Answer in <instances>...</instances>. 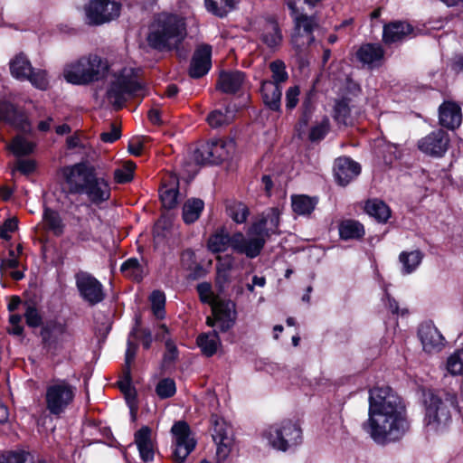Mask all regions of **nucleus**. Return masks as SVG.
<instances>
[{
	"instance_id": "63",
	"label": "nucleus",
	"mask_w": 463,
	"mask_h": 463,
	"mask_svg": "<svg viewBox=\"0 0 463 463\" xmlns=\"http://www.w3.org/2000/svg\"><path fill=\"white\" fill-rule=\"evenodd\" d=\"M123 374L124 377L118 382V386L123 392L127 393L131 390V372L128 374L123 373Z\"/></svg>"
},
{
	"instance_id": "10",
	"label": "nucleus",
	"mask_w": 463,
	"mask_h": 463,
	"mask_svg": "<svg viewBox=\"0 0 463 463\" xmlns=\"http://www.w3.org/2000/svg\"><path fill=\"white\" fill-rule=\"evenodd\" d=\"M41 336L44 348L54 354L71 348L74 344L73 334L61 322L47 323L42 327Z\"/></svg>"
},
{
	"instance_id": "40",
	"label": "nucleus",
	"mask_w": 463,
	"mask_h": 463,
	"mask_svg": "<svg viewBox=\"0 0 463 463\" xmlns=\"http://www.w3.org/2000/svg\"><path fill=\"white\" fill-rule=\"evenodd\" d=\"M240 0H204L206 9L216 16L223 17Z\"/></svg>"
},
{
	"instance_id": "18",
	"label": "nucleus",
	"mask_w": 463,
	"mask_h": 463,
	"mask_svg": "<svg viewBox=\"0 0 463 463\" xmlns=\"http://www.w3.org/2000/svg\"><path fill=\"white\" fill-rule=\"evenodd\" d=\"M212 47L208 44L199 46L191 60L189 74L192 78H201L211 68Z\"/></svg>"
},
{
	"instance_id": "53",
	"label": "nucleus",
	"mask_w": 463,
	"mask_h": 463,
	"mask_svg": "<svg viewBox=\"0 0 463 463\" xmlns=\"http://www.w3.org/2000/svg\"><path fill=\"white\" fill-rule=\"evenodd\" d=\"M267 220L266 221V230L269 232V236L266 240L270 236L271 233H276L277 229L279 224V212L276 208H272L270 213L266 216L260 218L259 221Z\"/></svg>"
},
{
	"instance_id": "49",
	"label": "nucleus",
	"mask_w": 463,
	"mask_h": 463,
	"mask_svg": "<svg viewBox=\"0 0 463 463\" xmlns=\"http://www.w3.org/2000/svg\"><path fill=\"white\" fill-rule=\"evenodd\" d=\"M447 369L452 375L463 374V349L456 351L448 358Z\"/></svg>"
},
{
	"instance_id": "9",
	"label": "nucleus",
	"mask_w": 463,
	"mask_h": 463,
	"mask_svg": "<svg viewBox=\"0 0 463 463\" xmlns=\"http://www.w3.org/2000/svg\"><path fill=\"white\" fill-rule=\"evenodd\" d=\"M264 436L273 449L280 451H287L302 442L301 428L289 420L269 426Z\"/></svg>"
},
{
	"instance_id": "36",
	"label": "nucleus",
	"mask_w": 463,
	"mask_h": 463,
	"mask_svg": "<svg viewBox=\"0 0 463 463\" xmlns=\"http://www.w3.org/2000/svg\"><path fill=\"white\" fill-rule=\"evenodd\" d=\"M291 202L294 213L299 215H307L314 211L317 203V198L304 194L293 195Z\"/></svg>"
},
{
	"instance_id": "59",
	"label": "nucleus",
	"mask_w": 463,
	"mask_h": 463,
	"mask_svg": "<svg viewBox=\"0 0 463 463\" xmlns=\"http://www.w3.org/2000/svg\"><path fill=\"white\" fill-rule=\"evenodd\" d=\"M136 353H137V345L132 344L130 341H128V348H127L126 355H125V365H124V369H123V373L125 374H128L129 372H131L130 367H131L132 362L134 361V359L136 357Z\"/></svg>"
},
{
	"instance_id": "47",
	"label": "nucleus",
	"mask_w": 463,
	"mask_h": 463,
	"mask_svg": "<svg viewBox=\"0 0 463 463\" xmlns=\"http://www.w3.org/2000/svg\"><path fill=\"white\" fill-rule=\"evenodd\" d=\"M136 168L135 163L128 161L121 168L114 171V180L118 184H126L133 179L134 170Z\"/></svg>"
},
{
	"instance_id": "11",
	"label": "nucleus",
	"mask_w": 463,
	"mask_h": 463,
	"mask_svg": "<svg viewBox=\"0 0 463 463\" xmlns=\"http://www.w3.org/2000/svg\"><path fill=\"white\" fill-rule=\"evenodd\" d=\"M76 388L64 380L53 381L46 388L45 403L49 412L60 415L73 402Z\"/></svg>"
},
{
	"instance_id": "35",
	"label": "nucleus",
	"mask_w": 463,
	"mask_h": 463,
	"mask_svg": "<svg viewBox=\"0 0 463 463\" xmlns=\"http://www.w3.org/2000/svg\"><path fill=\"white\" fill-rule=\"evenodd\" d=\"M204 207L201 199H188L183 206V220L185 223H193L200 217Z\"/></svg>"
},
{
	"instance_id": "62",
	"label": "nucleus",
	"mask_w": 463,
	"mask_h": 463,
	"mask_svg": "<svg viewBox=\"0 0 463 463\" xmlns=\"http://www.w3.org/2000/svg\"><path fill=\"white\" fill-rule=\"evenodd\" d=\"M19 265L18 255L15 254L14 250H9V258L1 260V269H15Z\"/></svg>"
},
{
	"instance_id": "20",
	"label": "nucleus",
	"mask_w": 463,
	"mask_h": 463,
	"mask_svg": "<svg viewBox=\"0 0 463 463\" xmlns=\"http://www.w3.org/2000/svg\"><path fill=\"white\" fill-rule=\"evenodd\" d=\"M423 348L428 353L439 351L445 343V339L436 326L431 324L421 325L419 329Z\"/></svg>"
},
{
	"instance_id": "14",
	"label": "nucleus",
	"mask_w": 463,
	"mask_h": 463,
	"mask_svg": "<svg viewBox=\"0 0 463 463\" xmlns=\"http://www.w3.org/2000/svg\"><path fill=\"white\" fill-rule=\"evenodd\" d=\"M233 148L232 142L215 140L198 147L194 153V158L198 164L218 165L227 159L230 150Z\"/></svg>"
},
{
	"instance_id": "17",
	"label": "nucleus",
	"mask_w": 463,
	"mask_h": 463,
	"mask_svg": "<svg viewBox=\"0 0 463 463\" xmlns=\"http://www.w3.org/2000/svg\"><path fill=\"white\" fill-rule=\"evenodd\" d=\"M361 173V166L358 163L347 156H341L335 160L334 175L338 184L347 185Z\"/></svg>"
},
{
	"instance_id": "15",
	"label": "nucleus",
	"mask_w": 463,
	"mask_h": 463,
	"mask_svg": "<svg viewBox=\"0 0 463 463\" xmlns=\"http://www.w3.org/2000/svg\"><path fill=\"white\" fill-rule=\"evenodd\" d=\"M75 280L80 296L90 306H95L105 298L102 284L91 274L80 271L76 273Z\"/></svg>"
},
{
	"instance_id": "50",
	"label": "nucleus",
	"mask_w": 463,
	"mask_h": 463,
	"mask_svg": "<svg viewBox=\"0 0 463 463\" xmlns=\"http://www.w3.org/2000/svg\"><path fill=\"white\" fill-rule=\"evenodd\" d=\"M196 290L198 292L200 300L203 303H206L213 307V304H216L220 301L212 291V286L210 283L202 282L199 283L196 287Z\"/></svg>"
},
{
	"instance_id": "12",
	"label": "nucleus",
	"mask_w": 463,
	"mask_h": 463,
	"mask_svg": "<svg viewBox=\"0 0 463 463\" xmlns=\"http://www.w3.org/2000/svg\"><path fill=\"white\" fill-rule=\"evenodd\" d=\"M121 5L114 0H89L85 6L87 23L100 25L119 16Z\"/></svg>"
},
{
	"instance_id": "52",
	"label": "nucleus",
	"mask_w": 463,
	"mask_h": 463,
	"mask_svg": "<svg viewBox=\"0 0 463 463\" xmlns=\"http://www.w3.org/2000/svg\"><path fill=\"white\" fill-rule=\"evenodd\" d=\"M330 129V122L327 118H324L321 122L315 125L309 132V139L312 142L323 139Z\"/></svg>"
},
{
	"instance_id": "60",
	"label": "nucleus",
	"mask_w": 463,
	"mask_h": 463,
	"mask_svg": "<svg viewBox=\"0 0 463 463\" xmlns=\"http://www.w3.org/2000/svg\"><path fill=\"white\" fill-rule=\"evenodd\" d=\"M17 229V220L8 219L6 220L0 229V237L5 240H8L10 238V233L14 232Z\"/></svg>"
},
{
	"instance_id": "24",
	"label": "nucleus",
	"mask_w": 463,
	"mask_h": 463,
	"mask_svg": "<svg viewBox=\"0 0 463 463\" xmlns=\"http://www.w3.org/2000/svg\"><path fill=\"white\" fill-rule=\"evenodd\" d=\"M260 40L270 50H277L282 43L283 35L275 20H266L260 26Z\"/></svg>"
},
{
	"instance_id": "39",
	"label": "nucleus",
	"mask_w": 463,
	"mask_h": 463,
	"mask_svg": "<svg viewBox=\"0 0 463 463\" xmlns=\"http://www.w3.org/2000/svg\"><path fill=\"white\" fill-rule=\"evenodd\" d=\"M234 118V111L229 107H226L224 110L215 109L212 111L207 117L208 124L213 128H221L229 125Z\"/></svg>"
},
{
	"instance_id": "58",
	"label": "nucleus",
	"mask_w": 463,
	"mask_h": 463,
	"mask_svg": "<svg viewBox=\"0 0 463 463\" xmlns=\"http://www.w3.org/2000/svg\"><path fill=\"white\" fill-rule=\"evenodd\" d=\"M110 128V131L102 132L100 134V139L104 143H113L116 140H118L121 136V130L118 125L111 123Z\"/></svg>"
},
{
	"instance_id": "25",
	"label": "nucleus",
	"mask_w": 463,
	"mask_h": 463,
	"mask_svg": "<svg viewBox=\"0 0 463 463\" xmlns=\"http://www.w3.org/2000/svg\"><path fill=\"white\" fill-rule=\"evenodd\" d=\"M384 50L379 43H366L362 45L356 52V57L364 65L370 68L378 67L383 60Z\"/></svg>"
},
{
	"instance_id": "51",
	"label": "nucleus",
	"mask_w": 463,
	"mask_h": 463,
	"mask_svg": "<svg viewBox=\"0 0 463 463\" xmlns=\"http://www.w3.org/2000/svg\"><path fill=\"white\" fill-rule=\"evenodd\" d=\"M25 80H29L35 88L45 90L49 86L46 71L43 70H34L33 72L28 74V78Z\"/></svg>"
},
{
	"instance_id": "16",
	"label": "nucleus",
	"mask_w": 463,
	"mask_h": 463,
	"mask_svg": "<svg viewBox=\"0 0 463 463\" xmlns=\"http://www.w3.org/2000/svg\"><path fill=\"white\" fill-rule=\"evenodd\" d=\"M449 136L443 129H436L420 138L417 146L423 154L432 157H441L449 146Z\"/></svg>"
},
{
	"instance_id": "5",
	"label": "nucleus",
	"mask_w": 463,
	"mask_h": 463,
	"mask_svg": "<svg viewBox=\"0 0 463 463\" xmlns=\"http://www.w3.org/2000/svg\"><path fill=\"white\" fill-rule=\"evenodd\" d=\"M424 397L426 427L430 431H444L452 422L450 409L456 406L457 396L446 391H430Z\"/></svg>"
},
{
	"instance_id": "23",
	"label": "nucleus",
	"mask_w": 463,
	"mask_h": 463,
	"mask_svg": "<svg viewBox=\"0 0 463 463\" xmlns=\"http://www.w3.org/2000/svg\"><path fill=\"white\" fill-rule=\"evenodd\" d=\"M413 33V27L402 21L391 22L383 26V41L386 44L402 42Z\"/></svg>"
},
{
	"instance_id": "34",
	"label": "nucleus",
	"mask_w": 463,
	"mask_h": 463,
	"mask_svg": "<svg viewBox=\"0 0 463 463\" xmlns=\"http://www.w3.org/2000/svg\"><path fill=\"white\" fill-rule=\"evenodd\" d=\"M234 265V258L233 256L227 254L224 256L217 257L216 263V283L222 287L223 284L227 283L230 279V271L233 268Z\"/></svg>"
},
{
	"instance_id": "26",
	"label": "nucleus",
	"mask_w": 463,
	"mask_h": 463,
	"mask_svg": "<svg viewBox=\"0 0 463 463\" xmlns=\"http://www.w3.org/2000/svg\"><path fill=\"white\" fill-rule=\"evenodd\" d=\"M245 75L239 71H222L220 73L216 89L226 94H234L244 82Z\"/></svg>"
},
{
	"instance_id": "30",
	"label": "nucleus",
	"mask_w": 463,
	"mask_h": 463,
	"mask_svg": "<svg viewBox=\"0 0 463 463\" xmlns=\"http://www.w3.org/2000/svg\"><path fill=\"white\" fill-rule=\"evenodd\" d=\"M339 236L344 241L360 240L364 236V225L356 220H343L338 226Z\"/></svg>"
},
{
	"instance_id": "32",
	"label": "nucleus",
	"mask_w": 463,
	"mask_h": 463,
	"mask_svg": "<svg viewBox=\"0 0 463 463\" xmlns=\"http://www.w3.org/2000/svg\"><path fill=\"white\" fill-rule=\"evenodd\" d=\"M43 222L46 230L52 232L55 236H61L64 232L65 225L58 212L44 208L43 214Z\"/></svg>"
},
{
	"instance_id": "61",
	"label": "nucleus",
	"mask_w": 463,
	"mask_h": 463,
	"mask_svg": "<svg viewBox=\"0 0 463 463\" xmlns=\"http://www.w3.org/2000/svg\"><path fill=\"white\" fill-rule=\"evenodd\" d=\"M15 169L23 175H29L35 169V163L30 159H20L16 163Z\"/></svg>"
},
{
	"instance_id": "41",
	"label": "nucleus",
	"mask_w": 463,
	"mask_h": 463,
	"mask_svg": "<svg viewBox=\"0 0 463 463\" xmlns=\"http://www.w3.org/2000/svg\"><path fill=\"white\" fill-rule=\"evenodd\" d=\"M226 213L234 222L241 224L247 221L250 210L243 203L233 201L226 205Z\"/></svg>"
},
{
	"instance_id": "4",
	"label": "nucleus",
	"mask_w": 463,
	"mask_h": 463,
	"mask_svg": "<svg viewBox=\"0 0 463 463\" xmlns=\"http://www.w3.org/2000/svg\"><path fill=\"white\" fill-rule=\"evenodd\" d=\"M186 36L184 17L162 12L154 16L146 40L151 48L165 52L178 49Z\"/></svg>"
},
{
	"instance_id": "29",
	"label": "nucleus",
	"mask_w": 463,
	"mask_h": 463,
	"mask_svg": "<svg viewBox=\"0 0 463 463\" xmlns=\"http://www.w3.org/2000/svg\"><path fill=\"white\" fill-rule=\"evenodd\" d=\"M261 97L264 104L273 111L280 109L281 88L279 85L270 80H263L261 82Z\"/></svg>"
},
{
	"instance_id": "44",
	"label": "nucleus",
	"mask_w": 463,
	"mask_h": 463,
	"mask_svg": "<svg viewBox=\"0 0 463 463\" xmlns=\"http://www.w3.org/2000/svg\"><path fill=\"white\" fill-rule=\"evenodd\" d=\"M8 148L17 156H26L33 151L34 144L22 136H17L13 139Z\"/></svg>"
},
{
	"instance_id": "28",
	"label": "nucleus",
	"mask_w": 463,
	"mask_h": 463,
	"mask_svg": "<svg viewBox=\"0 0 463 463\" xmlns=\"http://www.w3.org/2000/svg\"><path fill=\"white\" fill-rule=\"evenodd\" d=\"M213 424V439L219 445L218 453L222 449V447H228L231 439L232 430L230 425L221 417L213 415L211 418Z\"/></svg>"
},
{
	"instance_id": "13",
	"label": "nucleus",
	"mask_w": 463,
	"mask_h": 463,
	"mask_svg": "<svg viewBox=\"0 0 463 463\" xmlns=\"http://www.w3.org/2000/svg\"><path fill=\"white\" fill-rule=\"evenodd\" d=\"M171 432L174 438L173 457L175 463H184L188 455L194 449L196 442L191 438L190 427L184 420L175 422L172 426Z\"/></svg>"
},
{
	"instance_id": "31",
	"label": "nucleus",
	"mask_w": 463,
	"mask_h": 463,
	"mask_svg": "<svg viewBox=\"0 0 463 463\" xmlns=\"http://www.w3.org/2000/svg\"><path fill=\"white\" fill-rule=\"evenodd\" d=\"M10 71L13 77L20 80H25L28 74L33 72V66L24 53L17 54L9 63Z\"/></svg>"
},
{
	"instance_id": "38",
	"label": "nucleus",
	"mask_w": 463,
	"mask_h": 463,
	"mask_svg": "<svg viewBox=\"0 0 463 463\" xmlns=\"http://www.w3.org/2000/svg\"><path fill=\"white\" fill-rule=\"evenodd\" d=\"M423 253L419 250L402 251L399 255V260L402 264V272L410 274L413 272L420 264Z\"/></svg>"
},
{
	"instance_id": "1",
	"label": "nucleus",
	"mask_w": 463,
	"mask_h": 463,
	"mask_svg": "<svg viewBox=\"0 0 463 463\" xmlns=\"http://www.w3.org/2000/svg\"><path fill=\"white\" fill-rule=\"evenodd\" d=\"M368 416L363 428L380 445L400 440L410 428L402 399L389 386L370 390Z\"/></svg>"
},
{
	"instance_id": "42",
	"label": "nucleus",
	"mask_w": 463,
	"mask_h": 463,
	"mask_svg": "<svg viewBox=\"0 0 463 463\" xmlns=\"http://www.w3.org/2000/svg\"><path fill=\"white\" fill-rule=\"evenodd\" d=\"M350 99L343 98L335 100L334 106V118L338 124L348 125L351 123Z\"/></svg>"
},
{
	"instance_id": "7",
	"label": "nucleus",
	"mask_w": 463,
	"mask_h": 463,
	"mask_svg": "<svg viewBox=\"0 0 463 463\" xmlns=\"http://www.w3.org/2000/svg\"><path fill=\"white\" fill-rule=\"evenodd\" d=\"M145 96V89L138 80L137 71L125 67L114 75L108 90L107 98L116 110L121 109L131 97Z\"/></svg>"
},
{
	"instance_id": "2",
	"label": "nucleus",
	"mask_w": 463,
	"mask_h": 463,
	"mask_svg": "<svg viewBox=\"0 0 463 463\" xmlns=\"http://www.w3.org/2000/svg\"><path fill=\"white\" fill-rule=\"evenodd\" d=\"M266 221L254 222L247 232L248 238L240 232L231 236L224 227L220 228L208 240L209 250L213 253H221L232 247L234 251L250 259L256 258L260 254L269 236Z\"/></svg>"
},
{
	"instance_id": "43",
	"label": "nucleus",
	"mask_w": 463,
	"mask_h": 463,
	"mask_svg": "<svg viewBox=\"0 0 463 463\" xmlns=\"http://www.w3.org/2000/svg\"><path fill=\"white\" fill-rule=\"evenodd\" d=\"M121 272L133 280L140 281L144 276V270L136 258L127 260L120 268Z\"/></svg>"
},
{
	"instance_id": "48",
	"label": "nucleus",
	"mask_w": 463,
	"mask_h": 463,
	"mask_svg": "<svg viewBox=\"0 0 463 463\" xmlns=\"http://www.w3.org/2000/svg\"><path fill=\"white\" fill-rule=\"evenodd\" d=\"M175 383L171 378H164L156 386V392L160 399H167L175 395Z\"/></svg>"
},
{
	"instance_id": "54",
	"label": "nucleus",
	"mask_w": 463,
	"mask_h": 463,
	"mask_svg": "<svg viewBox=\"0 0 463 463\" xmlns=\"http://www.w3.org/2000/svg\"><path fill=\"white\" fill-rule=\"evenodd\" d=\"M27 456L24 451H5L0 454V463H25Z\"/></svg>"
},
{
	"instance_id": "57",
	"label": "nucleus",
	"mask_w": 463,
	"mask_h": 463,
	"mask_svg": "<svg viewBox=\"0 0 463 463\" xmlns=\"http://www.w3.org/2000/svg\"><path fill=\"white\" fill-rule=\"evenodd\" d=\"M300 90L298 86L289 87L286 91V108L293 109L298 103Z\"/></svg>"
},
{
	"instance_id": "37",
	"label": "nucleus",
	"mask_w": 463,
	"mask_h": 463,
	"mask_svg": "<svg viewBox=\"0 0 463 463\" xmlns=\"http://www.w3.org/2000/svg\"><path fill=\"white\" fill-rule=\"evenodd\" d=\"M220 337L216 331L202 334L197 337V345L206 356L213 355L220 345Z\"/></svg>"
},
{
	"instance_id": "22",
	"label": "nucleus",
	"mask_w": 463,
	"mask_h": 463,
	"mask_svg": "<svg viewBox=\"0 0 463 463\" xmlns=\"http://www.w3.org/2000/svg\"><path fill=\"white\" fill-rule=\"evenodd\" d=\"M462 121L460 107L455 102L444 101L439 108V123L448 128H458Z\"/></svg>"
},
{
	"instance_id": "46",
	"label": "nucleus",
	"mask_w": 463,
	"mask_h": 463,
	"mask_svg": "<svg viewBox=\"0 0 463 463\" xmlns=\"http://www.w3.org/2000/svg\"><path fill=\"white\" fill-rule=\"evenodd\" d=\"M151 307L154 315L158 319H163L165 316V296L161 290H154L150 295Z\"/></svg>"
},
{
	"instance_id": "6",
	"label": "nucleus",
	"mask_w": 463,
	"mask_h": 463,
	"mask_svg": "<svg viewBox=\"0 0 463 463\" xmlns=\"http://www.w3.org/2000/svg\"><path fill=\"white\" fill-rule=\"evenodd\" d=\"M109 68L107 60L97 54H89L67 64L63 70V76L70 83L86 85L103 80L108 74Z\"/></svg>"
},
{
	"instance_id": "55",
	"label": "nucleus",
	"mask_w": 463,
	"mask_h": 463,
	"mask_svg": "<svg viewBox=\"0 0 463 463\" xmlns=\"http://www.w3.org/2000/svg\"><path fill=\"white\" fill-rule=\"evenodd\" d=\"M16 115L17 112L13 105L5 102H0V120L14 124Z\"/></svg>"
},
{
	"instance_id": "3",
	"label": "nucleus",
	"mask_w": 463,
	"mask_h": 463,
	"mask_svg": "<svg viewBox=\"0 0 463 463\" xmlns=\"http://www.w3.org/2000/svg\"><path fill=\"white\" fill-rule=\"evenodd\" d=\"M71 194H85L90 203L99 205L110 198V186L104 178L98 177L93 167L78 163L63 170Z\"/></svg>"
},
{
	"instance_id": "27",
	"label": "nucleus",
	"mask_w": 463,
	"mask_h": 463,
	"mask_svg": "<svg viewBox=\"0 0 463 463\" xmlns=\"http://www.w3.org/2000/svg\"><path fill=\"white\" fill-rule=\"evenodd\" d=\"M135 443L143 461L148 462L154 459V445L151 439V429L149 427L144 426L136 431Z\"/></svg>"
},
{
	"instance_id": "8",
	"label": "nucleus",
	"mask_w": 463,
	"mask_h": 463,
	"mask_svg": "<svg viewBox=\"0 0 463 463\" xmlns=\"http://www.w3.org/2000/svg\"><path fill=\"white\" fill-rule=\"evenodd\" d=\"M288 7L292 11L294 30L291 35V44L297 55H302L309 45L314 43V30L318 28L317 16L303 13L298 2H289Z\"/></svg>"
},
{
	"instance_id": "56",
	"label": "nucleus",
	"mask_w": 463,
	"mask_h": 463,
	"mask_svg": "<svg viewBox=\"0 0 463 463\" xmlns=\"http://www.w3.org/2000/svg\"><path fill=\"white\" fill-rule=\"evenodd\" d=\"M25 321L30 327H38L43 323L42 316L34 307H28L24 313Z\"/></svg>"
},
{
	"instance_id": "21",
	"label": "nucleus",
	"mask_w": 463,
	"mask_h": 463,
	"mask_svg": "<svg viewBox=\"0 0 463 463\" xmlns=\"http://www.w3.org/2000/svg\"><path fill=\"white\" fill-rule=\"evenodd\" d=\"M179 180L175 175L168 174L162 180L159 190L162 204L166 209H173L177 205Z\"/></svg>"
},
{
	"instance_id": "45",
	"label": "nucleus",
	"mask_w": 463,
	"mask_h": 463,
	"mask_svg": "<svg viewBox=\"0 0 463 463\" xmlns=\"http://www.w3.org/2000/svg\"><path fill=\"white\" fill-rule=\"evenodd\" d=\"M269 68L271 71V82L278 85L284 83L288 79V74L286 70L285 62L281 60H276L269 63Z\"/></svg>"
},
{
	"instance_id": "33",
	"label": "nucleus",
	"mask_w": 463,
	"mask_h": 463,
	"mask_svg": "<svg viewBox=\"0 0 463 463\" xmlns=\"http://www.w3.org/2000/svg\"><path fill=\"white\" fill-rule=\"evenodd\" d=\"M364 211L379 222H386L391 216L388 205L377 199L368 200L365 203Z\"/></svg>"
},
{
	"instance_id": "19",
	"label": "nucleus",
	"mask_w": 463,
	"mask_h": 463,
	"mask_svg": "<svg viewBox=\"0 0 463 463\" xmlns=\"http://www.w3.org/2000/svg\"><path fill=\"white\" fill-rule=\"evenodd\" d=\"M212 311L221 331L226 332L233 326L236 314L232 302L220 300L213 304Z\"/></svg>"
},
{
	"instance_id": "64",
	"label": "nucleus",
	"mask_w": 463,
	"mask_h": 463,
	"mask_svg": "<svg viewBox=\"0 0 463 463\" xmlns=\"http://www.w3.org/2000/svg\"><path fill=\"white\" fill-rule=\"evenodd\" d=\"M452 69L457 72H463V55H458L454 58Z\"/></svg>"
}]
</instances>
